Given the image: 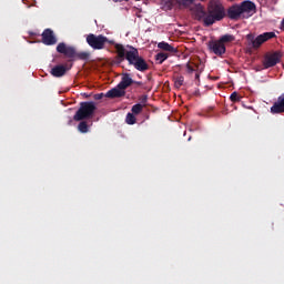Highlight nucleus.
<instances>
[{"label":"nucleus","instance_id":"1","mask_svg":"<svg viewBox=\"0 0 284 284\" xmlns=\"http://www.w3.org/2000/svg\"><path fill=\"white\" fill-rule=\"evenodd\" d=\"M115 58L113 59V65H121L123 61H128L129 65H133L139 72H145L150 70V64L139 55V49L132 45H123L121 43L114 44Z\"/></svg>","mask_w":284,"mask_h":284},{"label":"nucleus","instance_id":"2","mask_svg":"<svg viewBox=\"0 0 284 284\" xmlns=\"http://www.w3.org/2000/svg\"><path fill=\"white\" fill-rule=\"evenodd\" d=\"M197 20L203 22L205 28L214 26L216 21H223L225 19V8L221 3V0H210L206 11L203 9L197 10Z\"/></svg>","mask_w":284,"mask_h":284},{"label":"nucleus","instance_id":"3","mask_svg":"<svg viewBox=\"0 0 284 284\" xmlns=\"http://www.w3.org/2000/svg\"><path fill=\"white\" fill-rule=\"evenodd\" d=\"M57 52L59 54H63V57H65V59H69V61H88L90 59V52H77V48L65 44V42H60L57 45Z\"/></svg>","mask_w":284,"mask_h":284},{"label":"nucleus","instance_id":"4","mask_svg":"<svg viewBox=\"0 0 284 284\" xmlns=\"http://www.w3.org/2000/svg\"><path fill=\"white\" fill-rule=\"evenodd\" d=\"M94 112H97L94 102H81L79 110L73 115V120L85 121V119H92Z\"/></svg>","mask_w":284,"mask_h":284},{"label":"nucleus","instance_id":"5","mask_svg":"<svg viewBox=\"0 0 284 284\" xmlns=\"http://www.w3.org/2000/svg\"><path fill=\"white\" fill-rule=\"evenodd\" d=\"M276 37V33L274 32H264L257 37L254 36V33H248L246 36V41L248 48H252L253 50H258L263 43L266 41H270V39H274Z\"/></svg>","mask_w":284,"mask_h":284},{"label":"nucleus","instance_id":"6","mask_svg":"<svg viewBox=\"0 0 284 284\" xmlns=\"http://www.w3.org/2000/svg\"><path fill=\"white\" fill-rule=\"evenodd\" d=\"M109 42L108 37L100 34L95 36L93 33H90L87 37V43L90 45V48H93V50H103L105 48V44Z\"/></svg>","mask_w":284,"mask_h":284},{"label":"nucleus","instance_id":"7","mask_svg":"<svg viewBox=\"0 0 284 284\" xmlns=\"http://www.w3.org/2000/svg\"><path fill=\"white\" fill-rule=\"evenodd\" d=\"M281 59H283V53H281V51L266 53L263 60L264 69L267 70L270 68H274V65L281 63Z\"/></svg>","mask_w":284,"mask_h":284},{"label":"nucleus","instance_id":"8","mask_svg":"<svg viewBox=\"0 0 284 284\" xmlns=\"http://www.w3.org/2000/svg\"><path fill=\"white\" fill-rule=\"evenodd\" d=\"M207 48L210 52H213V54H216V57H221L227 52L225 44H222L219 40H210L207 42Z\"/></svg>","mask_w":284,"mask_h":284},{"label":"nucleus","instance_id":"9","mask_svg":"<svg viewBox=\"0 0 284 284\" xmlns=\"http://www.w3.org/2000/svg\"><path fill=\"white\" fill-rule=\"evenodd\" d=\"M42 43L44 45H55L57 43V36H54V31L52 29H45L42 34Z\"/></svg>","mask_w":284,"mask_h":284},{"label":"nucleus","instance_id":"10","mask_svg":"<svg viewBox=\"0 0 284 284\" xmlns=\"http://www.w3.org/2000/svg\"><path fill=\"white\" fill-rule=\"evenodd\" d=\"M239 6L242 14H254V12H256V4L250 0H245Z\"/></svg>","mask_w":284,"mask_h":284},{"label":"nucleus","instance_id":"11","mask_svg":"<svg viewBox=\"0 0 284 284\" xmlns=\"http://www.w3.org/2000/svg\"><path fill=\"white\" fill-rule=\"evenodd\" d=\"M241 14H243V12L241 11V7L239 4L231 6L226 12V17H229V19L232 21H239V19H241Z\"/></svg>","mask_w":284,"mask_h":284},{"label":"nucleus","instance_id":"12","mask_svg":"<svg viewBox=\"0 0 284 284\" xmlns=\"http://www.w3.org/2000/svg\"><path fill=\"white\" fill-rule=\"evenodd\" d=\"M272 114H283L284 113V92L277 98V101L271 106Z\"/></svg>","mask_w":284,"mask_h":284},{"label":"nucleus","instance_id":"13","mask_svg":"<svg viewBox=\"0 0 284 284\" xmlns=\"http://www.w3.org/2000/svg\"><path fill=\"white\" fill-rule=\"evenodd\" d=\"M72 68V64L70 67L63 65V64H58L51 69V74L52 77H55L57 79L61 77H65V72Z\"/></svg>","mask_w":284,"mask_h":284},{"label":"nucleus","instance_id":"14","mask_svg":"<svg viewBox=\"0 0 284 284\" xmlns=\"http://www.w3.org/2000/svg\"><path fill=\"white\" fill-rule=\"evenodd\" d=\"M106 99H121V97H125V91L121 88H119V85L116 88H113L111 90H109L105 93Z\"/></svg>","mask_w":284,"mask_h":284},{"label":"nucleus","instance_id":"15","mask_svg":"<svg viewBox=\"0 0 284 284\" xmlns=\"http://www.w3.org/2000/svg\"><path fill=\"white\" fill-rule=\"evenodd\" d=\"M132 83H134V80H132V78L130 77V73H124L122 75V79L120 81V83L118 84V88H120V90H128V88H130V85H132Z\"/></svg>","mask_w":284,"mask_h":284},{"label":"nucleus","instance_id":"16","mask_svg":"<svg viewBox=\"0 0 284 284\" xmlns=\"http://www.w3.org/2000/svg\"><path fill=\"white\" fill-rule=\"evenodd\" d=\"M158 48L160 50H163L164 52H178L176 48H174L172 44L165 42V41H162L158 44Z\"/></svg>","mask_w":284,"mask_h":284},{"label":"nucleus","instance_id":"17","mask_svg":"<svg viewBox=\"0 0 284 284\" xmlns=\"http://www.w3.org/2000/svg\"><path fill=\"white\" fill-rule=\"evenodd\" d=\"M170 54L165 52H160L155 55V61H158L159 65H162L164 61H168Z\"/></svg>","mask_w":284,"mask_h":284},{"label":"nucleus","instance_id":"18","mask_svg":"<svg viewBox=\"0 0 284 284\" xmlns=\"http://www.w3.org/2000/svg\"><path fill=\"white\" fill-rule=\"evenodd\" d=\"M219 41H220L223 45H225V43H232V41H234V36H232V34H224V36H222V37L219 39Z\"/></svg>","mask_w":284,"mask_h":284},{"label":"nucleus","instance_id":"19","mask_svg":"<svg viewBox=\"0 0 284 284\" xmlns=\"http://www.w3.org/2000/svg\"><path fill=\"white\" fill-rule=\"evenodd\" d=\"M78 130L82 134H88V132H89L88 122L81 120V122L78 125Z\"/></svg>","mask_w":284,"mask_h":284},{"label":"nucleus","instance_id":"20","mask_svg":"<svg viewBox=\"0 0 284 284\" xmlns=\"http://www.w3.org/2000/svg\"><path fill=\"white\" fill-rule=\"evenodd\" d=\"M132 114H141L143 112V104H134L131 109Z\"/></svg>","mask_w":284,"mask_h":284},{"label":"nucleus","instance_id":"21","mask_svg":"<svg viewBox=\"0 0 284 284\" xmlns=\"http://www.w3.org/2000/svg\"><path fill=\"white\" fill-rule=\"evenodd\" d=\"M179 3V0H166L164 2V8L165 10H172V8H174V6H176Z\"/></svg>","mask_w":284,"mask_h":284},{"label":"nucleus","instance_id":"22","mask_svg":"<svg viewBox=\"0 0 284 284\" xmlns=\"http://www.w3.org/2000/svg\"><path fill=\"white\" fill-rule=\"evenodd\" d=\"M199 68H201V64H196V63L190 64V63H186V70H187L189 74H192V72H196V70Z\"/></svg>","mask_w":284,"mask_h":284},{"label":"nucleus","instance_id":"23","mask_svg":"<svg viewBox=\"0 0 284 284\" xmlns=\"http://www.w3.org/2000/svg\"><path fill=\"white\" fill-rule=\"evenodd\" d=\"M184 81H185V78H183V75L175 77L174 78V87L178 89L181 88V85H183Z\"/></svg>","mask_w":284,"mask_h":284},{"label":"nucleus","instance_id":"24","mask_svg":"<svg viewBox=\"0 0 284 284\" xmlns=\"http://www.w3.org/2000/svg\"><path fill=\"white\" fill-rule=\"evenodd\" d=\"M125 121L128 125H134L136 123V116H134V113H128Z\"/></svg>","mask_w":284,"mask_h":284},{"label":"nucleus","instance_id":"25","mask_svg":"<svg viewBox=\"0 0 284 284\" xmlns=\"http://www.w3.org/2000/svg\"><path fill=\"white\" fill-rule=\"evenodd\" d=\"M230 100L232 101V103H240L241 95H239V93L235 91L230 95Z\"/></svg>","mask_w":284,"mask_h":284},{"label":"nucleus","instance_id":"26","mask_svg":"<svg viewBox=\"0 0 284 284\" xmlns=\"http://www.w3.org/2000/svg\"><path fill=\"white\" fill-rule=\"evenodd\" d=\"M178 3H181L182 6H192L194 0H178Z\"/></svg>","mask_w":284,"mask_h":284},{"label":"nucleus","instance_id":"27","mask_svg":"<svg viewBox=\"0 0 284 284\" xmlns=\"http://www.w3.org/2000/svg\"><path fill=\"white\" fill-rule=\"evenodd\" d=\"M201 72H203V68L197 67L196 71H195V80L200 81L201 79Z\"/></svg>","mask_w":284,"mask_h":284},{"label":"nucleus","instance_id":"28","mask_svg":"<svg viewBox=\"0 0 284 284\" xmlns=\"http://www.w3.org/2000/svg\"><path fill=\"white\" fill-rule=\"evenodd\" d=\"M139 101L142 103L143 108H145V103H148V95L140 97Z\"/></svg>","mask_w":284,"mask_h":284},{"label":"nucleus","instance_id":"29","mask_svg":"<svg viewBox=\"0 0 284 284\" xmlns=\"http://www.w3.org/2000/svg\"><path fill=\"white\" fill-rule=\"evenodd\" d=\"M103 97H105V94L103 93H97L93 95L94 101H101V99H103Z\"/></svg>","mask_w":284,"mask_h":284},{"label":"nucleus","instance_id":"30","mask_svg":"<svg viewBox=\"0 0 284 284\" xmlns=\"http://www.w3.org/2000/svg\"><path fill=\"white\" fill-rule=\"evenodd\" d=\"M133 83H135V85H143V82L141 81H134Z\"/></svg>","mask_w":284,"mask_h":284},{"label":"nucleus","instance_id":"31","mask_svg":"<svg viewBox=\"0 0 284 284\" xmlns=\"http://www.w3.org/2000/svg\"><path fill=\"white\" fill-rule=\"evenodd\" d=\"M200 1H206V0H200Z\"/></svg>","mask_w":284,"mask_h":284}]
</instances>
